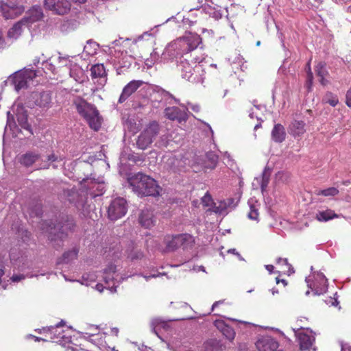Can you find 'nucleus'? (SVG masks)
I'll return each instance as SVG.
<instances>
[{
    "mask_svg": "<svg viewBox=\"0 0 351 351\" xmlns=\"http://www.w3.org/2000/svg\"><path fill=\"white\" fill-rule=\"evenodd\" d=\"M202 43V38L197 34L187 33L168 45L162 53V59L165 61L176 60L179 63L180 58L183 60L189 53L197 49Z\"/></svg>",
    "mask_w": 351,
    "mask_h": 351,
    "instance_id": "f257e3e1",
    "label": "nucleus"
},
{
    "mask_svg": "<svg viewBox=\"0 0 351 351\" xmlns=\"http://www.w3.org/2000/svg\"><path fill=\"white\" fill-rule=\"evenodd\" d=\"M128 184L132 190L141 196H157L161 188L151 177L138 173L128 178Z\"/></svg>",
    "mask_w": 351,
    "mask_h": 351,
    "instance_id": "f03ea898",
    "label": "nucleus"
},
{
    "mask_svg": "<svg viewBox=\"0 0 351 351\" xmlns=\"http://www.w3.org/2000/svg\"><path fill=\"white\" fill-rule=\"evenodd\" d=\"M191 55L189 53V56L182 60L180 58L179 63L177 65L178 71L182 79L189 81L192 83H202L204 79V71L202 65L197 64L199 63L202 58H193L191 60L192 64L189 62V59Z\"/></svg>",
    "mask_w": 351,
    "mask_h": 351,
    "instance_id": "7ed1b4c3",
    "label": "nucleus"
},
{
    "mask_svg": "<svg viewBox=\"0 0 351 351\" xmlns=\"http://www.w3.org/2000/svg\"><path fill=\"white\" fill-rule=\"evenodd\" d=\"M77 113L84 119L90 128L97 131L101 128V118L96 107L81 97L77 96L72 101Z\"/></svg>",
    "mask_w": 351,
    "mask_h": 351,
    "instance_id": "20e7f679",
    "label": "nucleus"
},
{
    "mask_svg": "<svg viewBox=\"0 0 351 351\" xmlns=\"http://www.w3.org/2000/svg\"><path fill=\"white\" fill-rule=\"evenodd\" d=\"M160 132V126L156 121L150 123L138 135L136 140L137 147L143 150L148 148L156 140Z\"/></svg>",
    "mask_w": 351,
    "mask_h": 351,
    "instance_id": "39448f33",
    "label": "nucleus"
},
{
    "mask_svg": "<svg viewBox=\"0 0 351 351\" xmlns=\"http://www.w3.org/2000/svg\"><path fill=\"white\" fill-rule=\"evenodd\" d=\"M36 71L33 69H24L16 72L9 77V81L14 86L16 91L28 86V84L36 77Z\"/></svg>",
    "mask_w": 351,
    "mask_h": 351,
    "instance_id": "423d86ee",
    "label": "nucleus"
},
{
    "mask_svg": "<svg viewBox=\"0 0 351 351\" xmlns=\"http://www.w3.org/2000/svg\"><path fill=\"white\" fill-rule=\"evenodd\" d=\"M51 104V94L48 91L32 93L27 101V106L29 108H34L36 106L43 109H49Z\"/></svg>",
    "mask_w": 351,
    "mask_h": 351,
    "instance_id": "0eeeda50",
    "label": "nucleus"
},
{
    "mask_svg": "<svg viewBox=\"0 0 351 351\" xmlns=\"http://www.w3.org/2000/svg\"><path fill=\"white\" fill-rule=\"evenodd\" d=\"M127 213V204L125 199L117 197L113 199L108 209V217L117 220L123 217Z\"/></svg>",
    "mask_w": 351,
    "mask_h": 351,
    "instance_id": "6e6552de",
    "label": "nucleus"
},
{
    "mask_svg": "<svg viewBox=\"0 0 351 351\" xmlns=\"http://www.w3.org/2000/svg\"><path fill=\"white\" fill-rule=\"evenodd\" d=\"M25 10L22 5L14 2L5 3L0 1V12L5 19H14L21 15Z\"/></svg>",
    "mask_w": 351,
    "mask_h": 351,
    "instance_id": "1a4fd4ad",
    "label": "nucleus"
},
{
    "mask_svg": "<svg viewBox=\"0 0 351 351\" xmlns=\"http://www.w3.org/2000/svg\"><path fill=\"white\" fill-rule=\"evenodd\" d=\"M44 6L58 15L67 14L71 10V3L68 0H45Z\"/></svg>",
    "mask_w": 351,
    "mask_h": 351,
    "instance_id": "9d476101",
    "label": "nucleus"
},
{
    "mask_svg": "<svg viewBox=\"0 0 351 351\" xmlns=\"http://www.w3.org/2000/svg\"><path fill=\"white\" fill-rule=\"evenodd\" d=\"M104 280L106 284V289H109L111 293L116 292L117 289V279L116 277V266L111 264L108 265L104 272Z\"/></svg>",
    "mask_w": 351,
    "mask_h": 351,
    "instance_id": "9b49d317",
    "label": "nucleus"
},
{
    "mask_svg": "<svg viewBox=\"0 0 351 351\" xmlns=\"http://www.w3.org/2000/svg\"><path fill=\"white\" fill-rule=\"evenodd\" d=\"M44 17L43 9L40 5H34L29 8L22 19L26 23V27H30L33 23L41 21Z\"/></svg>",
    "mask_w": 351,
    "mask_h": 351,
    "instance_id": "f8f14e48",
    "label": "nucleus"
},
{
    "mask_svg": "<svg viewBox=\"0 0 351 351\" xmlns=\"http://www.w3.org/2000/svg\"><path fill=\"white\" fill-rule=\"evenodd\" d=\"M186 111V110H181L178 107L172 106L166 108L164 112L165 117L169 120L177 121L178 123H181L186 122L188 119Z\"/></svg>",
    "mask_w": 351,
    "mask_h": 351,
    "instance_id": "ddd939ff",
    "label": "nucleus"
},
{
    "mask_svg": "<svg viewBox=\"0 0 351 351\" xmlns=\"http://www.w3.org/2000/svg\"><path fill=\"white\" fill-rule=\"evenodd\" d=\"M315 295H321L328 290V280L323 273L318 272L315 276V281L308 285Z\"/></svg>",
    "mask_w": 351,
    "mask_h": 351,
    "instance_id": "4468645a",
    "label": "nucleus"
},
{
    "mask_svg": "<svg viewBox=\"0 0 351 351\" xmlns=\"http://www.w3.org/2000/svg\"><path fill=\"white\" fill-rule=\"evenodd\" d=\"M156 217L154 211L149 208L143 209L138 215V223L145 228H151L156 224Z\"/></svg>",
    "mask_w": 351,
    "mask_h": 351,
    "instance_id": "2eb2a0df",
    "label": "nucleus"
},
{
    "mask_svg": "<svg viewBox=\"0 0 351 351\" xmlns=\"http://www.w3.org/2000/svg\"><path fill=\"white\" fill-rule=\"evenodd\" d=\"M259 351H274L278 348V343L270 336H263L256 342Z\"/></svg>",
    "mask_w": 351,
    "mask_h": 351,
    "instance_id": "dca6fc26",
    "label": "nucleus"
},
{
    "mask_svg": "<svg viewBox=\"0 0 351 351\" xmlns=\"http://www.w3.org/2000/svg\"><path fill=\"white\" fill-rule=\"evenodd\" d=\"M143 84L142 80H132L123 88L118 102L122 104L136 90Z\"/></svg>",
    "mask_w": 351,
    "mask_h": 351,
    "instance_id": "f3484780",
    "label": "nucleus"
},
{
    "mask_svg": "<svg viewBox=\"0 0 351 351\" xmlns=\"http://www.w3.org/2000/svg\"><path fill=\"white\" fill-rule=\"evenodd\" d=\"M64 157L60 155H56L55 153L51 152L47 156V160H42L38 165V169H48L51 167L53 169L58 167V163L63 162Z\"/></svg>",
    "mask_w": 351,
    "mask_h": 351,
    "instance_id": "a211bd4d",
    "label": "nucleus"
},
{
    "mask_svg": "<svg viewBox=\"0 0 351 351\" xmlns=\"http://www.w3.org/2000/svg\"><path fill=\"white\" fill-rule=\"evenodd\" d=\"M298 337L300 349L302 350H308L312 346L315 341V337L313 335H308L306 332H295Z\"/></svg>",
    "mask_w": 351,
    "mask_h": 351,
    "instance_id": "6ab92c4d",
    "label": "nucleus"
},
{
    "mask_svg": "<svg viewBox=\"0 0 351 351\" xmlns=\"http://www.w3.org/2000/svg\"><path fill=\"white\" fill-rule=\"evenodd\" d=\"M75 223L72 218L66 217V219L60 223H58L54 227V230H58V237L62 238L64 235H66L68 232L73 230Z\"/></svg>",
    "mask_w": 351,
    "mask_h": 351,
    "instance_id": "aec40b11",
    "label": "nucleus"
},
{
    "mask_svg": "<svg viewBox=\"0 0 351 351\" xmlns=\"http://www.w3.org/2000/svg\"><path fill=\"white\" fill-rule=\"evenodd\" d=\"M171 320H166L161 317L153 318L150 323V326L152 332H154L158 337V331L161 329L167 330L170 328L169 322Z\"/></svg>",
    "mask_w": 351,
    "mask_h": 351,
    "instance_id": "412c9836",
    "label": "nucleus"
},
{
    "mask_svg": "<svg viewBox=\"0 0 351 351\" xmlns=\"http://www.w3.org/2000/svg\"><path fill=\"white\" fill-rule=\"evenodd\" d=\"M40 154L36 152H28L19 158V162L26 167H30L40 159Z\"/></svg>",
    "mask_w": 351,
    "mask_h": 351,
    "instance_id": "4be33fe9",
    "label": "nucleus"
},
{
    "mask_svg": "<svg viewBox=\"0 0 351 351\" xmlns=\"http://www.w3.org/2000/svg\"><path fill=\"white\" fill-rule=\"evenodd\" d=\"M305 125L306 124L304 121L295 120L292 121L289 125L288 132L295 138L300 136L306 132Z\"/></svg>",
    "mask_w": 351,
    "mask_h": 351,
    "instance_id": "5701e85b",
    "label": "nucleus"
},
{
    "mask_svg": "<svg viewBox=\"0 0 351 351\" xmlns=\"http://www.w3.org/2000/svg\"><path fill=\"white\" fill-rule=\"evenodd\" d=\"M215 326L228 340L232 341L234 339L236 333L234 329L227 325L223 320H217L215 322Z\"/></svg>",
    "mask_w": 351,
    "mask_h": 351,
    "instance_id": "b1692460",
    "label": "nucleus"
},
{
    "mask_svg": "<svg viewBox=\"0 0 351 351\" xmlns=\"http://www.w3.org/2000/svg\"><path fill=\"white\" fill-rule=\"evenodd\" d=\"M64 325V321H61L56 326H50L47 331L49 338L53 341H60L64 338V330L62 327Z\"/></svg>",
    "mask_w": 351,
    "mask_h": 351,
    "instance_id": "393cba45",
    "label": "nucleus"
},
{
    "mask_svg": "<svg viewBox=\"0 0 351 351\" xmlns=\"http://www.w3.org/2000/svg\"><path fill=\"white\" fill-rule=\"evenodd\" d=\"M69 74L77 82L82 83L85 80V75L84 70L77 64H70Z\"/></svg>",
    "mask_w": 351,
    "mask_h": 351,
    "instance_id": "a878e982",
    "label": "nucleus"
},
{
    "mask_svg": "<svg viewBox=\"0 0 351 351\" xmlns=\"http://www.w3.org/2000/svg\"><path fill=\"white\" fill-rule=\"evenodd\" d=\"M16 116L19 124L21 126V128L28 130L29 125L27 121V112L23 106L19 105L17 106L16 110Z\"/></svg>",
    "mask_w": 351,
    "mask_h": 351,
    "instance_id": "bb28decb",
    "label": "nucleus"
},
{
    "mask_svg": "<svg viewBox=\"0 0 351 351\" xmlns=\"http://www.w3.org/2000/svg\"><path fill=\"white\" fill-rule=\"evenodd\" d=\"M128 258L132 261L141 259L143 257V252L138 248L134 242H130L125 250Z\"/></svg>",
    "mask_w": 351,
    "mask_h": 351,
    "instance_id": "cd10ccee",
    "label": "nucleus"
},
{
    "mask_svg": "<svg viewBox=\"0 0 351 351\" xmlns=\"http://www.w3.org/2000/svg\"><path fill=\"white\" fill-rule=\"evenodd\" d=\"M286 132L282 125L276 124L271 131V138L276 143H282L285 140Z\"/></svg>",
    "mask_w": 351,
    "mask_h": 351,
    "instance_id": "c85d7f7f",
    "label": "nucleus"
},
{
    "mask_svg": "<svg viewBox=\"0 0 351 351\" xmlns=\"http://www.w3.org/2000/svg\"><path fill=\"white\" fill-rule=\"evenodd\" d=\"M166 244V250L168 252L174 251L180 247V243L177 235H167L164 238Z\"/></svg>",
    "mask_w": 351,
    "mask_h": 351,
    "instance_id": "c756f323",
    "label": "nucleus"
},
{
    "mask_svg": "<svg viewBox=\"0 0 351 351\" xmlns=\"http://www.w3.org/2000/svg\"><path fill=\"white\" fill-rule=\"evenodd\" d=\"M91 77L93 79H103L104 82H106V72L103 64H96L90 68Z\"/></svg>",
    "mask_w": 351,
    "mask_h": 351,
    "instance_id": "7c9ffc66",
    "label": "nucleus"
},
{
    "mask_svg": "<svg viewBox=\"0 0 351 351\" xmlns=\"http://www.w3.org/2000/svg\"><path fill=\"white\" fill-rule=\"evenodd\" d=\"M23 27H26V23L21 19L9 29L8 36L13 39L18 38L21 35Z\"/></svg>",
    "mask_w": 351,
    "mask_h": 351,
    "instance_id": "2f4dec72",
    "label": "nucleus"
},
{
    "mask_svg": "<svg viewBox=\"0 0 351 351\" xmlns=\"http://www.w3.org/2000/svg\"><path fill=\"white\" fill-rule=\"evenodd\" d=\"M338 215L331 209L319 210L315 215V219L319 221L325 222L337 218Z\"/></svg>",
    "mask_w": 351,
    "mask_h": 351,
    "instance_id": "473e14b6",
    "label": "nucleus"
},
{
    "mask_svg": "<svg viewBox=\"0 0 351 351\" xmlns=\"http://www.w3.org/2000/svg\"><path fill=\"white\" fill-rule=\"evenodd\" d=\"M206 161L204 165L206 169H215L218 162V156L215 154L214 152H208L206 154Z\"/></svg>",
    "mask_w": 351,
    "mask_h": 351,
    "instance_id": "72a5a7b5",
    "label": "nucleus"
},
{
    "mask_svg": "<svg viewBox=\"0 0 351 351\" xmlns=\"http://www.w3.org/2000/svg\"><path fill=\"white\" fill-rule=\"evenodd\" d=\"M78 250L76 248H73L71 250L66 252L62 255V258H60L57 263H68L70 261L76 259L77 257Z\"/></svg>",
    "mask_w": 351,
    "mask_h": 351,
    "instance_id": "f704fd0d",
    "label": "nucleus"
},
{
    "mask_svg": "<svg viewBox=\"0 0 351 351\" xmlns=\"http://www.w3.org/2000/svg\"><path fill=\"white\" fill-rule=\"evenodd\" d=\"M322 102L324 104H328L331 106L335 107L339 103V99L337 95H334L331 92H327L322 99Z\"/></svg>",
    "mask_w": 351,
    "mask_h": 351,
    "instance_id": "c9c22d12",
    "label": "nucleus"
},
{
    "mask_svg": "<svg viewBox=\"0 0 351 351\" xmlns=\"http://www.w3.org/2000/svg\"><path fill=\"white\" fill-rule=\"evenodd\" d=\"M98 48V45L96 42L89 40L86 42V45L84 47V51L89 56H93L96 53Z\"/></svg>",
    "mask_w": 351,
    "mask_h": 351,
    "instance_id": "e433bc0d",
    "label": "nucleus"
},
{
    "mask_svg": "<svg viewBox=\"0 0 351 351\" xmlns=\"http://www.w3.org/2000/svg\"><path fill=\"white\" fill-rule=\"evenodd\" d=\"M178 239L180 243V245L188 246L192 245L194 243V238L189 234H178Z\"/></svg>",
    "mask_w": 351,
    "mask_h": 351,
    "instance_id": "4c0bfd02",
    "label": "nucleus"
},
{
    "mask_svg": "<svg viewBox=\"0 0 351 351\" xmlns=\"http://www.w3.org/2000/svg\"><path fill=\"white\" fill-rule=\"evenodd\" d=\"M203 10L206 14H208L209 16L214 18L215 19H219L222 16V14L220 10H216L210 5L204 6Z\"/></svg>",
    "mask_w": 351,
    "mask_h": 351,
    "instance_id": "58836bf2",
    "label": "nucleus"
},
{
    "mask_svg": "<svg viewBox=\"0 0 351 351\" xmlns=\"http://www.w3.org/2000/svg\"><path fill=\"white\" fill-rule=\"evenodd\" d=\"M339 193V190L335 187H330L326 189L318 190L316 195L323 196H335Z\"/></svg>",
    "mask_w": 351,
    "mask_h": 351,
    "instance_id": "ea45409f",
    "label": "nucleus"
},
{
    "mask_svg": "<svg viewBox=\"0 0 351 351\" xmlns=\"http://www.w3.org/2000/svg\"><path fill=\"white\" fill-rule=\"evenodd\" d=\"M315 71L318 77H326L328 75V72L326 69L324 62H319L315 67Z\"/></svg>",
    "mask_w": 351,
    "mask_h": 351,
    "instance_id": "a19ab883",
    "label": "nucleus"
},
{
    "mask_svg": "<svg viewBox=\"0 0 351 351\" xmlns=\"http://www.w3.org/2000/svg\"><path fill=\"white\" fill-rule=\"evenodd\" d=\"M270 174V171L265 168L262 174V181L261 184V186L263 191L265 190L269 184Z\"/></svg>",
    "mask_w": 351,
    "mask_h": 351,
    "instance_id": "79ce46f5",
    "label": "nucleus"
},
{
    "mask_svg": "<svg viewBox=\"0 0 351 351\" xmlns=\"http://www.w3.org/2000/svg\"><path fill=\"white\" fill-rule=\"evenodd\" d=\"M97 278V276L95 274H86L82 276V284L85 285L86 286L89 285V282H95Z\"/></svg>",
    "mask_w": 351,
    "mask_h": 351,
    "instance_id": "37998d69",
    "label": "nucleus"
},
{
    "mask_svg": "<svg viewBox=\"0 0 351 351\" xmlns=\"http://www.w3.org/2000/svg\"><path fill=\"white\" fill-rule=\"evenodd\" d=\"M277 263L282 264V265H285L286 267V268L287 269V271L289 273L292 274L294 272L293 268L291 266V265L288 263L287 258H278L277 259Z\"/></svg>",
    "mask_w": 351,
    "mask_h": 351,
    "instance_id": "c03bdc74",
    "label": "nucleus"
},
{
    "mask_svg": "<svg viewBox=\"0 0 351 351\" xmlns=\"http://www.w3.org/2000/svg\"><path fill=\"white\" fill-rule=\"evenodd\" d=\"M168 144V138L165 135L160 136L159 139L156 141L155 146L157 147H166Z\"/></svg>",
    "mask_w": 351,
    "mask_h": 351,
    "instance_id": "a18cd8bd",
    "label": "nucleus"
},
{
    "mask_svg": "<svg viewBox=\"0 0 351 351\" xmlns=\"http://www.w3.org/2000/svg\"><path fill=\"white\" fill-rule=\"evenodd\" d=\"M90 329L92 332H86L85 335L87 336H85L84 337L89 341L92 342L93 340L91 339V337L97 335V332L99 330V329L97 326L95 327L93 326H90Z\"/></svg>",
    "mask_w": 351,
    "mask_h": 351,
    "instance_id": "49530a36",
    "label": "nucleus"
},
{
    "mask_svg": "<svg viewBox=\"0 0 351 351\" xmlns=\"http://www.w3.org/2000/svg\"><path fill=\"white\" fill-rule=\"evenodd\" d=\"M248 217L250 219H253V220L258 219V213L257 209H256L254 206H250V211L248 213Z\"/></svg>",
    "mask_w": 351,
    "mask_h": 351,
    "instance_id": "de8ad7c7",
    "label": "nucleus"
},
{
    "mask_svg": "<svg viewBox=\"0 0 351 351\" xmlns=\"http://www.w3.org/2000/svg\"><path fill=\"white\" fill-rule=\"evenodd\" d=\"M43 65L44 66V69H47L53 73L55 72L56 67L49 60L43 61Z\"/></svg>",
    "mask_w": 351,
    "mask_h": 351,
    "instance_id": "09e8293b",
    "label": "nucleus"
},
{
    "mask_svg": "<svg viewBox=\"0 0 351 351\" xmlns=\"http://www.w3.org/2000/svg\"><path fill=\"white\" fill-rule=\"evenodd\" d=\"M202 202L203 204L206 206H209L213 200L211 196L207 193L202 198Z\"/></svg>",
    "mask_w": 351,
    "mask_h": 351,
    "instance_id": "8fccbe9b",
    "label": "nucleus"
},
{
    "mask_svg": "<svg viewBox=\"0 0 351 351\" xmlns=\"http://www.w3.org/2000/svg\"><path fill=\"white\" fill-rule=\"evenodd\" d=\"M25 278V276H24L23 274H16V275H13L12 276L11 280H12V281H13L14 282H18Z\"/></svg>",
    "mask_w": 351,
    "mask_h": 351,
    "instance_id": "3c124183",
    "label": "nucleus"
},
{
    "mask_svg": "<svg viewBox=\"0 0 351 351\" xmlns=\"http://www.w3.org/2000/svg\"><path fill=\"white\" fill-rule=\"evenodd\" d=\"M346 104L348 107L351 108V89H349L346 93Z\"/></svg>",
    "mask_w": 351,
    "mask_h": 351,
    "instance_id": "603ef678",
    "label": "nucleus"
},
{
    "mask_svg": "<svg viewBox=\"0 0 351 351\" xmlns=\"http://www.w3.org/2000/svg\"><path fill=\"white\" fill-rule=\"evenodd\" d=\"M58 61L59 63L62 66H68V63L70 62V61L68 60V58L62 56L58 57Z\"/></svg>",
    "mask_w": 351,
    "mask_h": 351,
    "instance_id": "864d4df0",
    "label": "nucleus"
},
{
    "mask_svg": "<svg viewBox=\"0 0 351 351\" xmlns=\"http://www.w3.org/2000/svg\"><path fill=\"white\" fill-rule=\"evenodd\" d=\"M5 47H6V43H5V39L3 36V33L0 30V50L5 48Z\"/></svg>",
    "mask_w": 351,
    "mask_h": 351,
    "instance_id": "5fc2aeb1",
    "label": "nucleus"
},
{
    "mask_svg": "<svg viewBox=\"0 0 351 351\" xmlns=\"http://www.w3.org/2000/svg\"><path fill=\"white\" fill-rule=\"evenodd\" d=\"M313 75L311 71L307 73V84L310 86L313 83Z\"/></svg>",
    "mask_w": 351,
    "mask_h": 351,
    "instance_id": "6e6d98bb",
    "label": "nucleus"
},
{
    "mask_svg": "<svg viewBox=\"0 0 351 351\" xmlns=\"http://www.w3.org/2000/svg\"><path fill=\"white\" fill-rule=\"evenodd\" d=\"M189 105L191 109L193 111H194L195 112H199V110H200L199 105H198V104H189Z\"/></svg>",
    "mask_w": 351,
    "mask_h": 351,
    "instance_id": "4d7b16f0",
    "label": "nucleus"
},
{
    "mask_svg": "<svg viewBox=\"0 0 351 351\" xmlns=\"http://www.w3.org/2000/svg\"><path fill=\"white\" fill-rule=\"evenodd\" d=\"M341 351H351V346L348 343H342Z\"/></svg>",
    "mask_w": 351,
    "mask_h": 351,
    "instance_id": "13d9d810",
    "label": "nucleus"
},
{
    "mask_svg": "<svg viewBox=\"0 0 351 351\" xmlns=\"http://www.w3.org/2000/svg\"><path fill=\"white\" fill-rule=\"evenodd\" d=\"M145 36H152V34L151 33H149L148 32H144L142 35L139 36L138 38H137V40H141L142 39H143V38Z\"/></svg>",
    "mask_w": 351,
    "mask_h": 351,
    "instance_id": "bf43d9fd",
    "label": "nucleus"
},
{
    "mask_svg": "<svg viewBox=\"0 0 351 351\" xmlns=\"http://www.w3.org/2000/svg\"><path fill=\"white\" fill-rule=\"evenodd\" d=\"M119 328H116V327H114V328H111V330H110V332H111V334H112V335L116 336V337H117V336H118V335H119Z\"/></svg>",
    "mask_w": 351,
    "mask_h": 351,
    "instance_id": "052dcab7",
    "label": "nucleus"
},
{
    "mask_svg": "<svg viewBox=\"0 0 351 351\" xmlns=\"http://www.w3.org/2000/svg\"><path fill=\"white\" fill-rule=\"evenodd\" d=\"M319 78V82L322 85L326 86V84H328V81L325 79V77H321Z\"/></svg>",
    "mask_w": 351,
    "mask_h": 351,
    "instance_id": "680f3d73",
    "label": "nucleus"
},
{
    "mask_svg": "<svg viewBox=\"0 0 351 351\" xmlns=\"http://www.w3.org/2000/svg\"><path fill=\"white\" fill-rule=\"evenodd\" d=\"M104 288L106 287L102 284L96 285V289L99 292H102Z\"/></svg>",
    "mask_w": 351,
    "mask_h": 351,
    "instance_id": "e2e57ef3",
    "label": "nucleus"
},
{
    "mask_svg": "<svg viewBox=\"0 0 351 351\" xmlns=\"http://www.w3.org/2000/svg\"><path fill=\"white\" fill-rule=\"evenodd\" d=\"M328 302H330L333 306H337L339 304V302L336 299H333L332 298H329Z\"/></svg>",
    "mask_w": 351,
    "mask_h": 351,
    "instance_id": "0e129e2a",
    "label": "nucleus"
},
{
    "mask_svg": "<svg viewBox=\"0 0 351 351\" xmlns=\"http://www.w3.org/2000/svg\"><path fill=\"white\" fill-rule=\"evenodd\" d=\"M265 268L269 273H271L274 269V267L272 265H265Z\"/></svg>",
    "mask_w": 351,
    "mask_h": 351,
    "instance_id": "69168bd1",
    "label": "nucleus"
},
{
    "mask_svg": "<svg viewBox=\"0 0 351 351\" xmlns=\"http://www.w3.org/2000/svg\"><path fill=\"white\" fill-rule=\"evenodd\" d=\"M223 302V300H219V301H217V302H215L213 304V306H212V311H213V310H214V308H215V307H217L219 304H222Z\"/></svg>",
    "mask_w": 351,
    "mask_h": 351,
    "instance_id": "338daca9",
    "label": "nucleus"
},
{
    "mask_svg": "<svg viewBox=\"0 0 351 351\" xmlns=\"http://www.w3.org/2000/svg\"><path fill=\"white\" fill-rule=\"evenodd\" d=\"M29 337H31V338H33L34 339L35 341H45V339L40 338V337H36V336H34V335H30L29 336Z\"/></svg>",
    "mask_w": 351,
    "mask_h": 351,
    "instance_id": "774afa93",
    "label": "nucleus"
}]
</instances>
